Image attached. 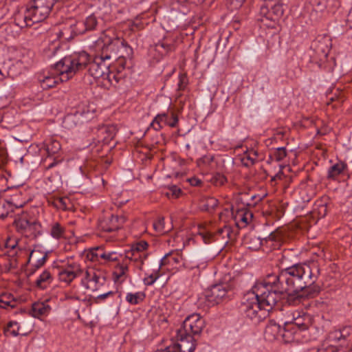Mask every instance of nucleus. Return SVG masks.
Masks as SVG:
<instances>
[{"label":"nucleus","mask_w":352,"mask_h":352,"mask_svg":"<svg viewBox=\"0 0 352 352\" xmlns=\"http://www.w3.org/2000/svg\"><path fill=\"white\" fill-rule=\"evenodd\" d=\"M320 274L317 261L294 264L280 271L278 275L270 274L264 280L280 300L287 293V302L296 306L305 298H314L320 291L316 284Z\"/></svg>","instance_id":"obj_1"},{"label":"nucleus","mask_w":352,"mask_h":352,"mask_svg":"<svg viewBox=\"0 0 352 352\" xmlns=\"http://www.w3.org/2000/svg\"><path fill=\"white\" fill-rule=\"evenodd\" d=\"M94 47L98 54L91 62L89 55L86 53L89 62L82 70L89 66V74L94 78H105L110 65L105 63L106 60L115 59L118 64L124 68L126 59L131 58L133 54V49L122 38V33L118 32L115 28H109L103 31L95 41Z\"/></svg>","instance_id":"obj_2"},{"label":"nucleus","mask_w":352,"mask_h":352,"mask_svg":"<svg viewBox=\"0 0 352 352\" xmlns=\"http://www.w3.org/2000/svg\"><path fill=\"white\" fill-rule=\"evenodd\" d=\"M263 280L258 281L243 297L240 311L245 317L258 323L266 318L267 313L278 302L277 296Z\"/></svg>","instance_id":"obj_3"},{"label":"nucleus","mask_w":352,"mask_h":352,"mask_svg":"<svg viewBox=\"0 0 352 352\" xmlns=\"http://www.w3.org/2000/svg\"><path fill=\"white\" fill-rule=\"evenodd\" d=\"M88 62V55L85 52L65 56L55 64L54 76L39 78L41 86L43 89H49L56 86L58 82L67 81L77 72L82 71Z\"/></svg>","instance_id":"obj_4"},{"label":"nucleus","mask_w":352,"mask_h":352,"mask_svg":"<svg viewBox=\"0 0 352 352\" xmlns=\"http://www.w3.org/2000/svg\"><path fill=\"white\" fill-rule=\"evenodd\" d=\"M54 5V0H32L24 12L15 14L14 23L21 28L31 27L36 23L44 21Z\"/></svg>","instance_id":"obj_5"},{"label":"nucleus","mask_w":352,"mask_h":352,"mask_svg":"<svg viewBox=\"0 0 352 352\" xmlns=\"http://www.w3.org/2000/svg\"><path fill=\"white\" fill-rule=\"evenodd\" d=\"M287 0H265L260 8L258 20L268 28H276L283 15Z\"/></svg>","instance_id":"obj_6"},{"label":"nucleus","mask_w":352,"mask_h":352,"mask_svg":"<svg viewBox=\"0 0 352 352\" xmlns=\"http://www.w3.org/2000/svg\"><path fill=\"white\" fill-rule=\"evenodd\" d=\"M61 149L60 143L53 138L46 139L39 148L40 151H44L47 156L43 159L41 166L46 170L51 169L63 161L58 153Z\"/></svg>","instance_id":"obj_7"},{"label":"nucleus","mask_w":352,"mask_h":352,"mask_svg":"<svg viewBox=\"0 0 352 352\" xmlns=\"http://www.w3.org/2000/svg\"><path fill=\"white\" fill-rule=\"evenodd\" d=\"M58 277L60 282L71 283L77 278L84 274V267L73 258H67L58 268Z\"/></svg>","instance_id":"obj_8"},{"label":"nucleus","mask_w":352,"mask_h":352,"mask_svg":"<svg viewBox=\"0 0 352 352\" xmlns=\"http://www.w3.org/2000/svg\"><path fill=\"white\" fill-rule=\"evenodd\" d=\"M86 258L91 262L99 264H107L118 261L122 258V254L106 250L102 246H98L85 252Z\"/></svg>","instance_id":"obj_9"},{"label":"nucleus","mask_w":352,"mask_h":352,"mask_svg":"<svg viewBox=\"0 0 352 352\" xmlns=\"http://www.w3.org/2000/svg\"><path fill=\"white\" fill-rule=\"evenodd\" d=\"M232 296V288L226 283L212 285L206 292V299L209 306H214Z\"/></svg>","instance_id":"obj_10"},{"label":"nucleus","mask_w":352,"mask_h":352,"mask_svg":"<svg viewBox=\"0 0 352 352\" xmlns=\"http://www.w3.org/2000/svg\"><path fill=\"white\" fill-rule=\"evenodd\" d=\"M82 276V285L92 292L100 290L106 283V278L102 272L95 268L84 270Z\"/></svg>","instance_id":"obj_11"},{"label":"nucleus","mask_w":352,"mask_h":352,"mask_svg":"<svg viewBox=\"0 0 352 352\" xmlns=\"http://www.w3.org/2000/svg\"><path fill=\"white\" fill-rule=\"evenodd\" d=\"M205 327L204 319L198 314L188 316L183 322L182 327L177 330L178 335H199Z\"/></svg>","instance_id":"obj_12"},{"label":"nucleus","mask_w":352,"mask_h":352,"mask_svg":"<svg viewBox=\"0 0 352 352\" xmlns=\"http://www.w3.org/2000/svg\"><path fill=\"white\" fill-rule=\"evenodd\" d=\"M87 107L79 106L75 112L67 114L63 120V126L65 129H72L78 125L89 120L93 116Z\"/></svg>","instance_id":"obj_13"},{"label":"nucleus","mask_w":352,"mask_h":352,"mask_svg":"<svg viewBox=\"0 0 352 352\" xmlns=\"http://www.w3.org/2000/svg\"><path fill=\"white\" fill-rule=\"evenodd\" d=\"M289 327V324H287V322H285V327L282 328L274 321H270L264 331L265 338L272 342L281 338L287 342H291L292 340V333Z\"/></svg>","instance_id":"obj_14"},{"label":"nucleus","mask_w":352,"mask_h":352,"mask_svg":"<svg viewBox=\"0 0 352 352\" xmlns=\"http://www.w3.org/2000/svg\"><path fill=\"white\" fill-rule=\"evenodd\" d=\"M313 323V318L311 315L304 312L296 311L293 314V320L291 322H287L289 324V329L292 333V339L294 334L296 333L298 331H304L307 330Z\"/></svg>","instance_id":"obj_15"},{"label":"nucleus","mask_w":352,"mask_h":352,"mask_svg":"<svg viewBox=\"0 0 352 352\" xmlns=\"http://www.w3.org/2000/svg\"><path fill=\"white\" fill-rule=\"evenodd\" d=\"M78 21L75 19H67L63 24H62L56 32L58 38L65 41H69L74 38L76 35L80 34L78 32Z\"/></svg>","instance_id":"obj_16"},{"label":"nucleus","mask_w":352,"mask_h":352,"mask_svg":"<svg viewBox=\"0 0 352 352\" xmlns=\"http://www.w3.org/2000/svg\"><path fill=\"white\" fill-rule=\"evenodd\" d=\"M125 222L124 217H119L117 215L111 214L99 221L98 228L100 230L107 232H112L118 230Z\"/></svg>","instance_id":"obj_17"},{"label":"nucleus","mask_w":352,"mask_h":352,"mask_svg":"<svg viewBox=\"0 0 352 352\" xmlns=\"http://www.w3.org/2000/svg\"><path fill=\"white\" fill-rule=\"evenodd\" d=\"M183 265L188 270H204L207 266V259L201 253H192L184 258Z\"/></svg>","instance_id":"obj_18"},{"label":"nucleus","mask_w":352,"mask_h":352,"mask_svg":"<svg viewBox=\"0 0 352 352\" xmlns=\"http://www.w3.org/2000/svg\"><path fill=\"white\" fill-rule=\"evenodd\" d=\"M274 241H276V236L273 233H271L264 239H261L255 234H249L244 238V244L248 249L256 251L258 250L264 243H272Z\"/></svg>","instance_id":"obj_19"},{"label":"nucleus","mask_w":352,"mask_h":352,"mask_svg":"<svg viewBox=\"0 0 352 352\" xmlns=\"http://www.w3.org/2000/svg\"><path fill=\"white\" fill-rule=\"evenodd\" d=\"M177 340L179 343L175 344L179 350V352H194L196 348L195 340L191 335H184L179 336L177 333Z\"/></svg>","instance_id":"obj_20"},{"label":"nucleus","mask_w":352,"mask_h":352,"mask_svg":"<svg viewBox=\"0 0 352 352\" xmlns=\"http://www.w3.org/2000/svg\"><path fill=\"white\" fill-rule=\"evenodd\" d=\"M155 50L161 56L167 55L175 50V41L173 38L164 37L155 44Z\"/></svg>","instance_id":"obj_21"},{"label":"nucleus","mask_w":352,"mask_h":352,"mask_svg":"<svg viewBox=\"0 0 352 352\" xmlns=\"http://www.w3.org/2000/svg\"><path fill=\"white\" fill-rule=\"evenodd\" d=\"M233 215L236 225L239 228L245 227L253 218L252 212L245 208L237 210Z\"/></svg>","instance_id":"obj_22"},{"label":"nucleus","mask_w":352,"mask_h":352,"mask_svg":"<svg viewBox=\"0 0 352 352\" xmlns=\"http://www.w3.org/2000/svg\"><path fill=\"white\" fill-rule=\"evenodd\" d=\"M331 40L328 37L318 39L315 43L316 53L321 59L326 58L330 52Z\"/></svg>","instance_id":"obj_23"},{"label":"nucleus","mask_w":352,"mask_h":352,"mask_svg":"<svg viewBox=\"0 0 352 352\" xmlns=\"http://www.w3.org/2000/svg\"><path fill=\"white\" fill-rule=\"evenodd\" d=\"M51 310V307L47 302H36L32 304L30 310V314L34 318H41L47 316Z\"/></svg>","instance_id":"obj_24"},{"label":"nucleus","mask_w":352,"mask_h":352,"mask_svg":"<svg viewBox=\"0 0 352 352\" xmlns=\"http://www.w3.org/2000/svg\"><path fill=\"white\" fill-rule=\"evenodd\" d=\"M123 255L126 261L136 263L140 270H142L144 261L147 256L146 252H138L131 249L126 251Z\"/></svg>","instance_id":"obj_25"},{"label":"nucleus","mask_w":352,"mask_h":352,"mask_svg":"<svg viewBox=\"0 0 352 352\" xmlns=\"http://www.w3.org/2000/svg\"><path fill=\"white\" fill-rule=\"evenodd\" d=\"M77 25L78 28L77 30L78 32H80V34H82L87 31L94 30L98 25V21L96 17L91 14L83 21H78Z\"/></svg>","instance_id":"obj_26"},{"label":"nucleus","mask_w":352,"mask_h":352,"mask_svg":"<svg viewBox=\"0 0 352 352\" xmlns=\"http://www.w3.org/2000/svg\"><path fill=\"white\" fill-rule=\"evenodd\" d=\"M19 300L10 293H2L0 294V307L6 309H11L17 306Z\"/></svg>","instance_id":"obj_27"},{"label":"nucleus","mask_w":352,"mask_h":352,"mask_svg":"<svg viewBox=\"0 0 352 352\" xmlns=\"http://www.w3.org/2000/svg\"><path fill=\"white\" fill-rule=\"evenodd\" d=\"M347 168L346 163L342 161H338L331 166H330L327 171V178L332 180H336L339 175L342 174Z\"/></svg>","instance_id":"obj_28"},{"label":"nucleus","mask_w":352,"mask_h":352,"mask_svg":"<svg viewBox=\"0 0 352 352\" xmlns=\"http://www.w3.org/2000/svg\"><path fill=\"white\" fill-rule=\"evenodd\" d=\"M41 234V225L40 223L32 221H30L29 225L28 226L25 231L24 232L23 236L30 239H34L38 236Z\"/></svg>","instance_id":"obj_29"},{"label":"nucleus","mask_w":352,"mask_h":352,"mask_svg":"<svg viewBox=\"0 0 352 352\" xmlns=\"http://www.w3.org/2000/svg\"><path fill=\"white\" fill-rule=\"evenodd\" d=\"M47 254L46 253H42L39 251H32L30 257L28 259V263L32 262V265L38 269L42 267L46 260H47Z\"/></svg>","instance_id":"obj_30"},{"label":"nucleus","mask_w":352,"mask_h":352,"mask_svg":"<svg viewBox=\"0 0 352 352\" xmlns=\"http://www.w3.org/2000/svg\"><path fill=\"white\" fill-rule=\"evenodd\" d=\"M30 223L28 215L23 214L15 217L13 226L16 231L23 235Z\"/></svg>","instance_id":"obj_31"},{"label":"nucleus","mask_w":352,"mask_h":352,"mask_svg":"<svg viewBox=\"0 0 352 352\" xmlns=\"http://www.w3.org/2000/svg\"><path fill=\"white\" fill-rule=\"evenodd\" d=\"M53 278L50 272L47 270L43 271L35 281L37 287L44 289H46L52 283Z\"/></svg>","instance_id":"obj_32"},{"label":"nucleus","mask_w":352,"mask_h":352,"mask_svg":"<svg viewBox=\"0 0 352 352\" xmlns=\"http://www.w3.org/2000/svg\"><path fill=\"white\" fill-rule=\"evenodd\" d=\"M184 258L182 255H180L178 252L176 254L168 253L166 254L161 260H160V265L164 266L168 264H179L180 263H183Z\"/></svg>","instance_id":"obj_33"},{"label":"nucleus","mask_w":352,"mask_h":352,"mask_svg":"<svg viewBox=\"0 0 352 352\" xmlns=\"http://www.w3.org/2000/svg\"><path fill=\"white\" fill-rule=\"evenodd\" d=\"M14 192L10 199H6L13 211L14 208H22L25 202V200L21 199V193L19 190H15Z\"/></svg>","instance_id":"obj_34"},{"label":"nucleus","mask_w":352,"mask_h":352,"mask_svg":"<svg viewBox=\"0 0 352 352\" xmlns=\"http://www.w3.org/2000/svg\"><path fill=\"white\" fill-rule=\"evenodd\" d=\"M50 235L56 239H60L65 237V228L58 222H54L51 224Z\"/></svg>","instance_id":"obj_35"},{"label":"nucleus","mask_w":352,"mask_h":352,"mask_svg":"<svg viewBox=\"0 0 352 352\" xmlns=\"http://www.w3.org/2000/svg\"><path fill=\"white\" fill-rule=\"evenodd\" d=\"M168 122V115L166 113H159L157 114L152 122L151 123V126L155 131H160L163 128L162 123L167 125Z\"/></svg>","instance_id":"obj_36"},{"label":"nucleus","mask_w":352,"mask_h":352,"mask_svg":"<svg viewBox=\"0 0 352 352\" xmlns=\"http://www.w3.org/2000/svg\"><path fill=\"white\" fill-rule=\"evenodd\" d=\"M160 264H158L155 268L153 269V271L151 274H146L145 277L143 279V282L144 285L150 286L154 284V283L160 278Z\"/></svg>","instance_id":"obj_37"},{"label":"nucleus","mask_w":352,"mask_h":352,"mask_svg":"<svg viewBox=\"0 0 352 352\" xmlns=\"http://www.w3.org/2000/svg\"><path fill=\"white\" fill-rule=\"evenodd\" d=\"M146 295L144 292H138L135 293H127L126 295V300L132 305H136L144 301Z\"/></svg>","instance_id":"obj_38"},{"label":"nucleus","mask_w":352,"mask_h":352,"mask_svg":"<svg viewBox=\"0 0 352 352\" xmlns=\"http://www.w3.org/2000/svg\"><path fill=\"white\" fill-rule=\"evenodd\" d=\"M258 160V153L254 149L247 151L242 158V162L247 166L253 165Z\"/></svg>","instance_id":"obj_39"},{"label":"nucleus","mask_w":352,"mask_h":352,"mask_svg":"<svg viewBox=\"0 0 352 352\" xmlns=\"http://www.w3.org/2000/svg\"><path fill=\"white\" fill-rule=\"evenodd\" d=\"M20 325L16 321H10L4 329L6 336L16 337L19 335Z\"/></svg>","instance_id":"obj_40"},{"label":"nucleus","mask_w":352,"mask_h":352,"mask_svg":"<svg viewBox=\"0 0 352 352\" xmlns=\"http://www.w3.org/2000/svg\"><path fill=\"white\" fill-rule=\"evenodd\" d=\"M217 234L221 236L223 239H226V243H228L229 240H234L235 239L236 234L234 232L231 227L228 226H224L217 231Z\"/></svg>","instance_id":"obj_41"},{"label":"nucleus","mask_w":352,"mask_h":352,"mask_svg":"<svg viewBox=\"0 0 352 352\" xmlns=\"http://www.w3.org/2000/svg\"><path fill=\"white\" fill-rule=\"evenodd\" d=\"M14 212L6 199H0V219H6L10 212Z\"/></svg>","instance_id":"obj_42"},{"label":"nucleus","mask_w":352,"mask_h":352,"mask_svg":"<svg viewBox=\"0 0 352 352\" xmlns=\"http://www.w3.org/2000/svg\"><path fill=\"white\" fill-rule=\"evenodd\" d=\"M210 181L213 185L221 186L227 182V178L223 174L216 173L212 176Z\"/></svg>","instance_id":"obj_43"},{"label":"nucleus","mask_w":352,"mask_h":352,"mask_svg":"<svg viewBox=\"0 0 352 352\" xmlns=\"http://www.w3.org/2000/svg\"><path fill=\"white\" fill-rule=\"evenodd\" d=\"M307 352H341L336 346L333 344H323L322 346L320 349H312L308 350Z\"/></svg>","instance_id":"obj_44"},{"label":"nucleus","mask_w":352,"mask_h":352,"mask_svg":"<svg viewBox=\"0 0 352 352\" xmlns=\"http://www.w3.org/2000/svg\"><path fill=\"white\" fill-rule=\"evenodd\" d=\"M120 261H122V263L121 264L118 265V266L116 269V272H115V274H117L118 278H120L122 276H124L126 274V272H128L127 262L125 260V258H124L123 254H122V258L120 260Z\"/></svg>","instance_id":"obj_45"},{"label":"nucleus","mask_w":352,"mask_h":352,"mask_svg":"<svg viewBox=\"0 0 352 352\" xmlns=\"http://www.w3.org/2000/svg\"><path fill=\"white\" fill-rule=\"evenodd\" d=\"M153 228L155 230L160 234H164L168 232V230L164 226V219L160 217L157 221L153 223Z\"/></svg>","instance_id":"obj_46"},{"label":"nucleus","mask_w":352,"mask_h":352,"mask_svg":"<svg viewBox=\"0 0 352 352\" xmlns=\"http://www.w3.org/2000/svg\"><path fill=\"white\" fill-rule=\"evenodd\" d=\"M287 153L285 147H280L276 148L271 157L277 162L282 161L286 157Z\"/></svg>","instance_id":"obj_47"},{"label":"nucleus","mask_w":352,"mask_h":352,"mask_svg":"<svg viewBox=\"0 0 352 352\" xmlns=\"http://www.w3.org/2000/svg\"><path fill=\"white\" fill-rule=\"evenodd\" d=\"M214 161V156L212 155H206L197 160L199 166H209Z\"/></svg>","instance_id":"obj_48"},{"label":"nucleus","mask_w":352,"mask_h":352,"mask_svg":"<svg viewBox=\"0 0 352 352\" xmlns=\"http://www.w3.org/2000/svg\"><path fill=\"white\" fill-rule=\"evenodd\" d=\"M199 236L206 244H210L215 241L214 235L208 232H199Z\"/></svg>","instance_id":"obj_49"},{"label":"nucleus","mask_w":352,"mask_h":352,"mask_svg":"<svg viewBox=\"0 0 352 352\" xmlns=\"http://www.w3.org/2000/svg\"><path fill=\"white\" fill-rule=\"evenodd\" d=\"M148 248V243L144 241H140L135 244H134L131 250H134V251H136V252H145V250L147 249Z\"/></svg>","instance_id":"obj_50"},{"label":"nucleus","mask_w":352,"mask_h":352,"mask_svg":"<svg viewBox=\"0 0 352 352\" xmlns=\"http://www.w3.org/2000/svg\"><path fill=\"white\" fill-rule=\"evenodd\" d=\"M67 202H69L68 198L60 197L56 200L55 205L59 209L67 210Z\"/></svg>","instance_id":"obj_51"},{"label":"nucleus","mask_w":352,"mask_h":352,"mask_svg":"<svg viewBox=\"0 0 352 352\" xmlns=\"http://www.w3.org/2000/svg\"><path fill=\"white\" fill-rule=\"evenodd\" d=\"M328 340L331 342L342 341V333L340 330H335L331 331L328 336Z\"/></svg>","instance_id":"obj_52"},{"label":"nucleus","mask_w":352,"mask_h":352,"mask_svg":"<svg viewBox=\"0 0 352 352\" xmlns=\"http://www.w3.org/2000/svg\"><path fill=\"white\" fill-rule=\"evenodd\" d=\"M329 101L327 102V104L329 105L331 103L336 102V103L333 105V107H337L340 105L344 100V98L342 95L340 94L339 96H336L329 98Z\"/></svg>","instance_id":"obj_53"},{"label":"nucleus","mask_w":352,"mask_h":352,"mask_svg":"<svg viewBox=\"0 0 352 352\" xmlns=\"http://www.w3.org/2000/svg\"><path fill=\"white\" fill-rule=\"evenodd\" d=\"M105 78H107L111 85H116V84L119 82L120 77L108 70L107 74L105 75Z\"/></svg>","instance_id":"obj_54"},{"label":"nucleus","mask_w":352,"mask_h":352,"mask_svg":"<svg viewBox=\"0 0 352 352\" xmlns=\"http://www.w3.org/2000/svg\"><path fill=\"white\" fill-rule=\"evenodd\" d=\"M7 162V153L5 148L0 142V168H2Z\"/></svg>","instance_id":"obj_55"},{"label":"nucleus","mask_w":352,"mask_h":352,"mask_svg":"<svg viewBox=\"0 0 352 352\" xmlns=\"http://www.w3.org/2000/svg\"><path fill=\"white\" fill-rule=\"evenodd\" d=\"M181 189L178 188L176 186H171L168 188V192H166V195L168 197L172 196L175 198H177L179 197V194L181 193Z\"/></svg>","instance_id":"obj_56"},{"label":"nucleus","mask_w":352,"mask_h":352,"mask_svg":"<svg viewBox=\"0 0 352 352\" xmlns=\"http://www.w3.org/2000/svg\"><path fill=\"white\" fill-rule=\"evenodd\" d=\"M18 243L17 239L9 238L6 242V247L14 250L17 247Z\"/></svg>","instance_id":"obj_57"},{"label":"nucleus","mask_w":352,"mask_h":352,"mask_svg":"<svg viewBox=\"0 0 352 352\" xmlns=\"http://www.w3.org/2000/svg\"><path fill=\"white\" fill-rule=\"evenodd\" d=\"M171 118H172V120L171 121L168 120L167 125L171 128H175L177 126V125L178 124V117L174 112H172Z\"/></svg>","instance_id":"obj_58"},{"label":"nucleus","mask_w":352,"mask_h":352,"mask_svg":"<svg viewBox=\"0 0 352 352\" xmlns=\"http://www.w3.org/2000/svg\"><path fill=\"white\" fill-rule=\"evenodd\" d=\"M218 204V200L214 197H210L207 199V206L212 209L215 208Z\"/></svg>","instance_id":"obj_59"},{"label":"nucleus","mask_w":352,"mask_h":352,"mask_svg":"<svg viewBox=\"0 0 352 352\" xmlns=\"http://www.w3.org/2000/svg\"><path fill=\"white\" fill-rule=\"evenodd\" d=\"M187 84L186 77L184 76H181L179 77V82L178 83L179 89L182 90L186 87Z\"/></svg>","instance_id":"obj_60"},{"label":"nucleus","mask_w":352,"mask_h":352,"mask_svg":"<svg viewBox=\"0 0 352 352\" xmlns=\"http://www.w3.org/2000/svg\"><path fill=\"white\" fill-rule=\"evenodd\" d=\"M162 352H179V350L177 349V347L175 346V344H173L167 346Z\"/></svg>","instance_id":"obj_61"},{"label":"nucleus","mask_w":352,"mask_h":352,"mask_svg":"<svg viewBox=\"0 0 352 352\" xmlns=\"http://www.w3.org/2000/svg\"><path fill=\"white\" fill-rule=\"evenodd\" d=\"M188 182H190V185L193 186H198L201 183V180L196 177L190 178Z\"/></svg>","instance_id":"obj_62"},{"label":"nucleus","mask_w":352,"mask_h":352,"mask_svg":"<svg viewBox=\"0 0 352 352\" xmlns=\"http://www.w3.org/2000/svg\"><path fill=\"white\" fill-rule=\"evenodd\" d=\"M113 294H114V293L113 292L109 291V292H105V293L98 295L97 296V298L100 299V300H104L107 297L113 296Z\"/></svg>","instance_id":"obj_63"},{"label":"nucleus","mask_w":352,"mask_h":352,"mask_svg":"<svg viewBox=\"0 0 352 352\" xmlns=\"http://www.w3.org/2000/svg\"><path fill=\"white\" fill-rule=\"evenodd\" d=\"M339 330L340 333L344 334V336H345L346 337L349 336L351 331L350 327H344L343 329Z\"/></svg>","instance_id":"obj_64"}]
</instances>
